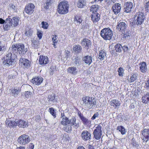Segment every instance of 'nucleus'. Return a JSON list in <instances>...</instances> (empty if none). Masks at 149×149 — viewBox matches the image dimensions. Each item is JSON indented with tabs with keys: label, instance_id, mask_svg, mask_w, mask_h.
<instances>
[{
	"label": "nucleus",
	"instance_id": "f257e3e1",
	"mask_svg": "<svg viewBox=\"0 0 149 149\" xmlns=\"http://www.w3.org/2000/svg\"><path fill=\"white\" fill-rule=\"evenodd\" d=\"M17 44L12 45L7 52V54L4 57L3 63L5 65L9 66L12 65L14 62L15 58L16 57L15 53L18 51Z\"/></svg>",
	"mask_w": 149,
	"mask_h": 149
},
{
	"label": "nucleus",
	"instance_id": "f03ea898",
	"mask_svg": "<svg viewBox=\"0 0 149 149\" xmlns=\"http://www.w3.org/2000/svg\"><path fill=\"white\" fill-rule=\"evenodd\" d=\"M101 36L105 40H110L112 38L113 33L111 30L109 28H104L100 32Z\"/></svg>",
	"mask_w": 149,
	"mask_h": 149
},
{
	"label": "nucleus",
	"instance_id": "7ed1b4c3",
	"mask_svg": "<svg viewBox=\"0 0 149 149\" xmlns=\"http://www.w3.org/2000/svg\"><path fill=\"white\" fill-rule=\"evenodd\" d=\"M69 5L67 1L60 2L58 5L57 10L60 14H65L68 11Z\"/></svg>",
	"mask_w": 149,
	"mask_h": 149
},
{
	"label": "nucleus",
	"instance_id": "20e7f679",
	"mask_svg": "<svg viewBox=\"0 0 149 149\" xmlns=\"http://www.w3.org/2000/svg\"><path fill=\"white\" fill-rule=\"evenodd\" d=\"M31 141V138L26 134H23L19 136L17 139L18 143L21 145H25Z\"/></svg>",
	"mask_w": 149,
	"mask_h": 149
},
{
	"label": "nucleus",
	"instance_id": "39448f33",
	"mask_svg": "<svg viewBox=\"0 0 149 149\" xmlns=\"http://www.w3.org/2000/svg\"><path fill=\"white\" fill-rule=\"evenodd\" d=\"M19 65L24 69H27L31 66V62L29 60L21 57L19 59Z\"/></svg>",
	"mask_w": 149,
	"mask_h": 149
},
{
	"label": "nucleus",
	"instance_id": "423d86ee",
	"mask_svg": "<svg viewBox=\"0 0 149 149\" xmlns=\"http://www.w3.org/2000/svg\"><path fill=\"white\" fill-rule=\"evenodd\" d=\"M136 17V19L135 20V23L137 25H140L143 23L145 18L144 14L143 13L139 12L137 14Z\"/></svg>",
	"mask_w": 149,
	"mask_h": 149
},
{
	"label": "nucleus",
	"instance_id": "0eeeda50",
	"mask_svg": "<svg viewBox=\"0 0 149 149\" xmlns=\"http://www.w3.org/2000/svg\"><path fill=\"white\" fill-rule=\"evenodd\" d=\"M102 124H100L96 127V129L94 131L93 134L94 135V137L96 139H99L101 137L102 135Z\"/></svg>",
	"mask_w": 149,
	"mask_h": 149
},
{
	"label": "nucleus",
	"instance_id": "6e6552de",
	"mask_svg": "<svg viewBox=\"0 0 149 149\" xmlns=\"http://www.w3.org/2000/svg\"><path fill=\"white\" fill-rule=\"evenodd\" d=\"M81 44L83 48L88 49L91 47L92 43L90 40L86 38L82 40Z\"/></svg>",
	"mask_w": 149,
	"mask_h": 149
},
{
	"label": "nucleus",
	"instance_id": "1a4fd4ad",
	"mask_svg": "<svg viewBox=\"0 0 149 149\" xmlns=\"http://www.w3.org/2000/svg\"><path fill=\"white\" fill-rule=\"evenodd\" d=\"M35 6L33 4L30 3L25 6V12L29 15L32 14L34 11Z\"/></svg>",
	"mask_w": 149,
	"mask_h": 149
},
{
	"label": "nucleus",
	"instance_id": "9d476101",
	"mask_svg": "<svg viewBox=\"0 0 149 149\" xmlns=\"http://www.w3.org/2000/svg\"><path fill=\"white\" fill-rule=\"evenodd\" d=\"M86 102V104H85V107L88 109H91L93 106L95 105L96 103L94 98L93 99L92 97H90L88 98V100Z\"/></svg>",
	"mask_w": 149,
	"mask_h": 149
},
{
	"label": "nucleus",
	"instance_id": "9b49d317",
	"mask_svg": "<svg viewBox=\"0 0 149 149\" xmlns=\"http://www.w3.org/2000/svg\"><path fill=\"white\" fill-rule=\"evenodd\" d=\"M18 51L19 54H24L26 53L28 51L27 48H25L24 45L18 43L17 44Z\"/></svg>",
	"mask_w": 149,
	"mask_h": 149
},
{
	"label": "nucleus",
	"instance_id": "f8f14e48",
	"mask_svg": "<svg viewBox=\"0 0 149 149\" xmlns=\"http://www.w3.org/2000/svg\"><path fill=\"white\" fill-rule=\"evenodd\" d=\"M43 79L41 76L36 77L31 80V82L36 85L40 84L43 81Z\"/></svg>",
	"mask_w": 149,
	"mask_h": 149
},
{
	"label": "nucleus",
	"instance_id": "ddd939ff",
	"mask_svg": "<svg viewBox=\"0 0 149 149\" xmlns=\"http://www.w3.org/2000/svg\"><path fill=\"white\" fill-rule=\"evenodd\" d=\"M127 28V24L126 23L119 22H118L116 29H118L119 31L123 32L126 30Z\"/></svg>",
	"mask_w": 149,
	"mask_h": 149
},
{
	"label": "nucleus",
	"instance_id": "4468645a",
	"mask_svg": "<svg viewBox=\"0 0 149 149\" xmlns=\"http://www.w3.org/2000/svg\"><path fill=\"white\" fill-rule=\"evenodd\" d=\"M11 17L9 16L6 19L5 24L3 26V29L4 30L8 31L10 29V28L13 26L12 24L10 21V17Z\"/></svg>",
	"mask_w": 149,
	"mask_h": 149
},
{
	"label": "nucleus",
	"instance_id": "2eb2a0df",
	"mask_svg": "<svg viewBox=\"0 0 149 149\" xmlns=\"http://www.w3.org/2000/svg\"><path fill=\"white\" fill-rule=\"evenodd\" d=\"M81 136L83 140L86 141L90 139L91 134L88 131L86 130H84L82 132Z\"/></svg>",
	"mask_w": 149,
	"mask_h": 149
},
{
	"label": "nucleus",
	"instance_id": "dca6fc26",
	"mask_svg": "<svg viewBox=\"0 0 149 149\" xmlns=\"http://www.w3.org/2000/svg\"><path fill=\"white\" fill-rule=\"evenodd\" d=\"M133 7V3L132 2H127L124 5V10L125 12L129 13Z\"/></svg>",
	"mask_w": 149,
	"mask_h": 149
},
{
	"label": "nucleus",
	"instance_id": "f3484780",
	"mask_svg": "<svg viewBox=\"0 0 149 149\" xmlns=\"http://www.w3.org/2000/svg\"><path fill=\"white\" fill-rule=\"evenodd\" d=\"M142 140L143 141L147 142L149 140V129H145L142 132Z\"/></svg>",
	"mask_w": 149,
	"mask_h": 149
},
{
	"label": "nucleus",
	"instance_id": "a211bd4d",
	"mask_svg": "<svg viewBox=\"0 0 149 149\" xmlns=\"http://www.w3.org/2000/svg\"><path fill=\"white\" fill-rule=\"evenodd\" d=\"M121 8L120 4L119 3H116L112 6V9L116 15L120 12Z\"/></svg>",
	"mask_w": 149,
	"mask_h": 149
},
{
	"label": "nucleus",
	"instance_id": "6ab92c4d",
	"mask_svg": "<svg viewBox=\"0 0 149 149\" xmlns=\"http://www.w3.org/2000/svg\"><path fill=\"white\" fill-rule=\"evenodd\" d=\"M39 61L40 65H46L49 62L48 58L47 56L41 55L39 57Z\"/></svg>",
	"mask_w": 149,
	"mask_h": 149
},
{
	"label": "nucleus",
	"instance_id": "aec40b11",
	"mask_svg": "<svg viewBox=\"0 0 149 149\" xmlns=\"http://www.w3.org/2000/svg\"><path fill=\"white\" fill-rule=\"evenodd\" d=\"M10 21L12 24L13 26L15 27L19 24V17H15L11 18L10 17Z\"/></svg>",
	"mask_w": 149,
	"mask_h": 149
},
{
	"label": "nucleus",
	"instance_id": "412c9836",
	"mask_svg": "<svg viewBox=\"0 0 149 149\" xmlns=\"http://www.w3.org/2000/svg\"><path fill=\"white\" fill-rule=\"evenodd\" d=\"M91 17L93 22L95 23L100 20V15L98 13H92L91 15Z\"/></svg>",
	"mask_w": 149,
	"mask_h": 149
},
{
	"label": "nucleus",
	"instance_id": "4be33fe9",
	"mask_svg": "<svg viewBox=\"0 0 149 149\" xmlns=\"http://www.w3.org/2000/svg\"><path fill=\"white\" fill-rule=\"evenodd\" d=\"M83 61L86 64L90 65L92 61V58L91 56L87 55L84 56L82 58Z\"/></svg>",
	"mask_w": 149,
	"mask_h": 149
},
{
	"label": "nucleus",
	"instance_id": "5701e85b",
	"mask_svg": "<svg viewBox=\"0 0 149 149\" xmlns=\"http://www.w3.org/2000/svg\"><path fill=\"white\" fill-rule=\"evenodd\" d=\"M17 125L20 127L24 128L28 126V123L22 120H19L17 121Z\"/></svg>",
	"mask_w": 149,
	"mask_h": 149
},
{
	"label": "nucleus",
	"instance_id": "b1692460",
	"mask_svg": "<svg viewBox=\"0 0 149 149\" xmlns=\"http://www.w3.org/2000/svg\"><path fill=\"white\" fill-rule=\"evenodd\" d=\"M120 101L116 99L113 100L110 102V105L114 107L115 108H118V107L120 105Z\"/></svg>",
	"mask_w": 149,
	"mask_h": 149
},
{
	"label": "nucleus",
	"instance_id": "393cba45",
	"mask_svg": "<svg viewBox=\"0 0 149 149\" xmlns=\"http://www.w3.org/2000/svg\"><path fill=\"white\" fill-rule=\"evenodd\" d=\"M82 48L81 46L79 45H74L73 47L72 50L76 53H79L81 52Z\"/></svg>",
	"mask_w": 149,
	"mask_h": 149
},
{
	"label": "nucleus",
	"instance_id": "a878e982",
	"mask_svg": "<svg viewBox=\"0 0 149 149\" xmlns=\"http://www.w3.org/2000/svg\"><path fill=\"white\" fill-rule=\"evenodd\" d=\"M141 71L143 73H145L147 70V65L146 63L143 62L139 64Z\"/></svg>",
	"mask_w": 149,
	"mask_h": 149
},
{
	"label": "nucleus",
	"instance_id": "bb28decb",
	"mask_svg": "<svg viewBox=\"0 0 149 149\" xmlns=\"http://www.w3.org/2000/svg\"><path fill=\"white\" fill-rule=\"evenodd\" d=\"M98 58L100 60H103L106 56V53L104 50H102L99 52Z\"/></svg>",
	"mask_w": 149,
	"mask_h": 149
},
{
	"label": "nucleus",
	"instance_id": "cd10ccee",
	"mask_svg": "<svg viewBox=\"0 0 149 149\" xmlns=\"http://www.w3.org/2000/svg\"><path fill=\"white\" fill-rule=\"evenodd\" d=\"M123 31L124 33H123V36L124 39H128L131 35V32L129 30H126Z\"/></svg>",
	"mask_w": 149,
	"mask_h": 149
},
{
	"label": "nucleus",
	"instance_id": "c85d7f7f",
	"mask_svg": "<svg viewBox=\"0 0 149 149\" xmlns=\"http://www.w3.org/2000/svg\"><path fill=\"white\" fill-rule=\"evenodd\" d=\"M31 46L34 48H37L39 45V43L38 40L34 39L31 40Z\"/></svg>",
	"mask_w": 149,
	"mask_h": 149
},
{
	"label": "nucleus",
	"instance_id": "c756f323",
	"mask_svg": "<svg viewBox=\"0 0 149 149\" xmlns=\"http://www.w3.org/2000/svg\"><path fill=\"white\" fill-rule=\"evenodd\" d=\"M142 102L143 103H147L149 101V93H147L144 96H143L142 99Z\"/></svg>",
	"mask_w": 149,
	"mask_h": 149
},
{
	"label": "nucleus",
	"instance_id": "7c9ffc66",
	"mask_svg": "<svg viewBox=\"0 0 149 149\" xmlns=\"http://www.w3.org/2000/svg\"><path fill=\"white\" fill-rule=\"evenodd\" d=\"M86 4L85 0H79L77 3V6L79 8H83Z\"/></svg>",
	"mask_w": 149,
	"mask_h": 149
},
{
	"label": "nucleus",
	"instance_id": "2f4dec72",
	"mask_svg": "<svg viewBox=\"0 0 149 149\" xmlns=\"http://www.w3.org/2000/svg\"><path fill=\"white\" fill-rule=\"evenodd\" d=\"M20 90L19 89H15L12 90L11 91V93L12 95L15 97H17L19 93L20 92Z\"/></svg>",
	"mask_w": 149,
	"mask_h": 149
},
{
	"label": "nucleus",
	"instance_id": "473e14b6",
	"mask_svg": "<svg viewBox=\"0 0 149 149\" xmlns=\"http://www.w3.org/2000/svg\"><path fill=\"white\" fill-rule=\"evenodd\" d=\"M77 69L75 67H72L69 68L68 69V72L70 73L75 74L77 73Z\"/></svg>",
	"mask_w": 149,
	"mask_h": 149
},
{
	"label": "nucleus",
	"instance_id": "72a5a7b5",
	"mask_svg": "<svg viewBox=\"0 0 149 149\" xmlns=\"http://www.w3.org/2000/svg\"><path fill=\"white\" fill-rule=\"evenodd\" d=\"M61 123L63 125H67L69 124V120L68 118L64 116L62 118Z\"/></svg>",
	"mask_w": 149,
	"mask_h": 149
},
{
	"label": "nucleus",
	"instance_id": "f704fd0d",
	"mask_svg": "<svg viewBox=\"0 0 149 149\" xmlns=\"http://www.w3.org/2000/svg\"><path fill=\"white\" fill-rule=\"evenodd\" d=\"M117 130H118L122 135L124 134L126 132V130L122 126H119L117 127Z\"/></svg>",
	"mask_w": 149,
	"mask_h": 149
},
{
	"label": "nucleus",
	"instance_id": "c9c22d12",
	"mask_svg": "<svg viewBox=\"0 0 149 149\" xmlns=\"http://www.w3.org/2000/svg\"><path fill=\"white\" fill-rule=\"evenodd\" d=\"M99 8V6L98 5H93L91 8V11L92 12V13H97V12Z\"/></svg>",
	"mask_w": 149,
	"mask_h": 149
},
{
	"label": "nucleus",
	"instance_id": "e433bc0d",
	"mask_svg": "<svg viewBox=\"0 0 149 149\" xmlns=\"http://www.w3.org/2000/svg\"><path fill=\"white\" fill-rule=\"evenodd\" d=\"M53 3L52 0H47L46 3L44 4L45 8L47 9Z\"/></svg>",
	"mask_w": 149,
	"mask_h": 149
},
{
	"label": "nucleus",
	"instance_id": "4c0bfd02",
	"mask_svg": "<svg viewBox=\"0 0 149 149\" xmlns=\"http://www.w3.org/2000/svg\"><path fill=\"white\" fill-rule=\"evenodd\" d=\"M6 46L5 44H2V42L0 41V51L3 53L6 50Z\"/></svg>",
	"mask_w": 149,
	"mask_h": 149
},
{
	"label": "nucleus",
	"instance_id": "58836bf2",
	"mask_svg": "<svg viewBox=\"0 0 149 149\" xmlns=\"http://www.w3.org/2000/svg\"><path fill=\"white\" fill-rule=\"evenodd\" d=\"M115 49L116 52H120L122 50V46L120 44H118L115 46Z\"/></svg>",
	"mask_w": 149,
	"mask_h": 149
},
{
	"label": "nucleus",
	"instance_id": "ea45409f",
	"mask_svg": "<svg viewBox=\"0 0 149 149\" xmlns=\"http://www.w3.org/2000/svg\"><path fill=\"white\" fill-rule=\"evenodd\" d=\"M74 63L77 66H79L81 63L80 59L77 57L73 59Z\"/></svg>",
	"mask_w": 149,
	"mask_h": 149
},
{
	"label": "nucleus",
	"instance_id": "a19ab883",
	"mask_svg": "<svg viewBox=\"0 0 149 149\" xmlns=\"http://www.w3.org/2000/svg\"><path fill=\"white\" fill-rule=\"evenodd\" d=\"M82 121L83 124L86 125L91 123V121L89 120L88 119L85 118L84 116L81 119Z\"/></svg>",
	"mask_w": 149,
	"mask_h": 149
},
{
	"label": "nucleus",
	"instance_id": "79ce46f5",
	"mask_svg": "<svg viewBox=\"0 0 149 149\" xmlns=\"http://www.w3.org/2000/svg\"><path fill=\"white\" fill-rule=\"evenodd\" d=\"M74 21L80 24L82 20L80 16H76L74 18Z\"/></svg>",
	"mask_w": 149,
	"mask_h": 149
},
{
	"label": "nucleus",
	"instance_id": "37998d69",
	"mask_svg": "<svg viewBox=\"0 0 149 149\" xmlns=\"http://www.w3.org/2000/svg\"><path fill=\"white\" fill-rule=\"evenodd\" d=\"M118 74L119 76L123 77L124 74V70L122 67H120L118 68Z\"/></svg>",
	"mask_w": 149,
	"mask_h": 149
},
{
	"label": "nucleus",
	"instance_id": "c03bdc74",
	"mask_svg": "<svg viewBox=\"0 0 149 149\" xmlns=\"http://www.w3.org/2000/svg\"><path fill=\"white\" fill-rule=\"evenodd\" d=\"M49 111L50 113V114L54 117H56V112L55 111V110L53 108H49Z\"/></svg>",
	"mask_w": 149,
	"mask_h": 149
},
{
	"label": "nucleus",
	"instance_id": "a18cd8bd",
	"mask_svg": "<svg viewBox=\"0 0 149 149\" xmlns=\"http://www.w3.org/2000/svg\"><path fill=\"white\" fill-rule=\"evenodd\" d=\"M137 77V75L136 74L133 73L132 75L131 76L130 81V82H134L136 79Z\"/></svg>",
	"mask_w": 149,
	"mask_h": 149
},
{
	"label": "nucleus",
	"instance_id": "49530a36",
	"mask_svg": "<svg viewBox=\"0 0 149 149\" xmlns=\"http://www.w3.org/2000/svg\"><path fill=\"white\" fill-rule=\"evenodd\" d=\"M76 122V118L74 117H73L70 120H69V124H70L71 126L74 125Z\"/></svg>",
	"mask_w": 149,
	"mask_h": 149
},
{
	"label": "nucleus",
	"instance_id": "de8ad7c7",
	"mask_svg": "<svg viewBox=\"0 0 149 149\" xmlns=\"http://www.w3.org/2000/svg\"><path fill=\"white\" fill-rule=\"evenodd\" d=\"M52 42L53 43H56L58 42L57 39L58 38L57 36L55 35H52Z\"/></svg>",
	"mask_w": 149,
	"mask_h": 149
},
{
	"label": "nucleus",
	"instance_id": "09e8293b",
	"mask_svg": "<svg viewBox=\"0 0 149 149\" xmlns=\"http://www.w3.org/2000/svg\"><path fill=\"white\" fill-rule=\"evenodd\" d=\"M88 98H89V97L86 96L85 97H84L82 98V101L83 102L82 105L85 106V104H86L87 103V102L88 100Z\"/></svg>",
	"mask_w": 149,
	"mask_h": 149
},
{
	"label": "nucleus",
	"instance_id": "8fccbe9b",
	"mask_svg": "<svg viewBox=\"0 0 149 149\" xmlns=\"http://www.w3.org/2000/svg\"><path fill=\"white\" fill-rule=\"evenodd\" d=\"M32 31L31 30L29 29L28 30H26L25 33V35L29 37L31 36L32 34Z\"/></svg>",
	"mask_w": 149,
	"mask_h": 149
},
{
	"label": "nucleus",
	"instance_id": "3c124183",
	"mask_svg": "<svg viewBox=\"0 0 149 149\" xmlns=\"http://www.w3.org/2000/svg\"><path fill=\"white\" fill-rule=\"evenodd\" d=\"M55 98V96L54 95H49L48 97V99L49 102L53 101Z\"/></svg>",
	"mask_w": 149,
	"mask_h": 149
},
{
	"label": "nucleus",
	"instance_id": "603ef678",
	"mask_svg": "<svg viewBox=\"0 0 149 149\" xmlns=\"http://www.w3.org/2000/svg\"><path fill=\"white\" fill-rule=\"evenodd\" d=\"M42 27L45 29H47L48 26V24L46 22H42Z\"/></svg>",
	"mask_w": 149,
	"mask_h": 149
},
{
	"label": "nucleus",
	"instance_id": "864d4df0",
	"mask_svg": "<svg viewBox=\"0 0 149 149\" xmlns=\"http://www.w3.org/2000/svg\"><path fill=\"white\" fill-rule=\"evenodd\" d=\"M81 124V122L79 121H77L75 123H74V127L76 129H77L78 128Z\"/></svg>",
	"mask_w": 149,
	"mask_h": 149
},
{
	"label": "nucleus",
	"instance_id": "5fc2aeb1",
	"mask_svg": "<svg viewBox=\"0 0 149 149\" xmlns=\"http://www.w3.org/2000/svg\"><path fill=\"white\" fill-rule=\"evenodd\" d=\"M144 5L146 10L148 12H149V1L145 3Z\"/></svg>",
	"mask_w": 149,
	"mask_h": 149
},
{
	"label": "nucleus",
	"instance_id": "6e6d98bb",
	"mask_svg": "<svg viewBox=\"0 0 149 149\" xmlns=\"http://www.w3.org/2000/svg\"><path fill=\"white\" fill-rule=\"evenodd\" d=\"M24 94L26 97L29 98L31 97L32 94V93L31 92L27 91L25 92Z\"/></svg>",
	"mask_w": 149,
	"mask_h": 149
},
{
	"label": "nucleus",
	"instance_id": "4d7b16f0",
	"mask_svg": "<svg viewBox=\"0 0 149 149\" xmlns=\"http://www.w3.org/2000/svg\"><path fill=\"white\" fill-rule=\"evenodd\" d=\"M16 126H17V122H15L14 121H12L11 120L10 124L9 125V127H13Z\"/></svg>",
	"mask_w": 149,
	"mask_h": 149
},
{
	"label": "nucleus",
	"instance_id": "13d9d810",
	"mask_svg": "<svg viewBox=\"0 0 149 149\" xmlns=\"http://www.w3.org/2000/svg\"><path fill=\"white\" fill-rule=\"evenodd\" d=\"M99 116V113L98 112L95 113L91 118V120H94L96 118L98 117Z\"/></svg>",
	"mask_w": 149,
	"mask_h": 149
},
{
	"label": "nucleus",
	"instance_id": "bf43d9fd",
	"mask_svg": "<svg viewBox=\"0 0 149 149\" xmlns=\"http://www.w3.org/2000/svg\"><path fill=\"white\" fill-rule=\"evenodd\" d=\"M145 84V87L146 89L149 91V80H148L146 81Z\"/></svg>",
	"mask_w": 149,
	"mask_h": 149
},
{
	"label": "nucleus",
	"instance_id": "052dcab7",
	"mask_svg": "<svg viewBox=\"0 0 149 149\" xmlns=\"http://www.w3.org/2000/svg\"><path fill=\"white\" fill-rule=\"evenodd\" d=\"M132 145L133 146V147L136 148H138L139 145L138 143L134 141L132 143Z\"/></svg>",
	"mask_w": 149,
	"mask_h": 149
},
{
	"label": "nucleus",
	"instance_id": "680f3d73",
	"mask_svg": "<svg viewBox=\"0 0 149 149\" xmlns=\"http://www.w3.org/2000/svg\"><path fill=\"white\" fill-rule=\"evenodd\" d=\"M34 148V145L33 143H31L29 145L28 148L29 149H33Z\"/></svg>",
	"mask_w": 149,
	"mask_h": 149
},
{
	"label": "nucleus",
	"instance_id": "e2e57ef3",
	"mask_svg": "<svg viewBox=\"0 0 149 149\" xmlns=\"http://www.w3.org/2000/svg\"><path fill=\"white\" fill-rule=\"evenodd\" d=\"M122 49H123L124 52H127V50H128V47L127 46H124L122 47Z\"/></svg>",
	"mask_w": 149,
	"mask_h": 149
},
{
	"label": "nucleus",
	"instance_id": "0e129e2a",
	"mask_svg": "<svg viewBox=\"0 0 149 149\" xmlns=\"http://www.w3.org/2000/svg\"><path fill=\"white\" fill-rule=\"evenodd\" d=\"M65 52L66 56L67 58L69 57L70 55V52L68 50H66Z\"/></svg>",
	"mask_w": 149,
	"mask_h": 149
},
{
	"label": "nucleus",
	"instance_id": "69168bd1",
	"mask_svg": "<svg viewBox=\"0 0 149 149\" xmlns=\"http://www.w3.org/2000/svg\"><path fill=\"white\" fill-rule=\"evenodd\" d=\"M78 114L80 118L81 119L84 116L80 111H78Z\"/></svg>",
	"mask_w": 149,
	"mask_h": 149
},
{
	"label": "nucleus",
	"instance_id": "338daca9",
	"mask_svg": "<svg viewBox=\"0 0 149 149\" xmlns=\"http://www.w3.org/2000/svg\"><path fill=\"white\" fill-rule=\"evenodd\" d=\"M42 33L40 32V33H37V35L38 36L39 38L40 39H41L42 38Z\"/></svg>",
	"mask_w": 149,
	"mask_h": 149
},
{
	"label": "nucleus",
	"instance_id": "774afa93",
	"mask_svg": "<svg viewBox=\"0 0 149 149\" xmlns=\"http://www.w3.org/2000/svg\"><path fill=\"white\" fill-rule=\"evenodd\" d=\"M88 149H95L94 146L92 145H89L88 147Z\"/></svg>",
	"mask_w": 149,
	"mask_h": 149
}]
</instances>
